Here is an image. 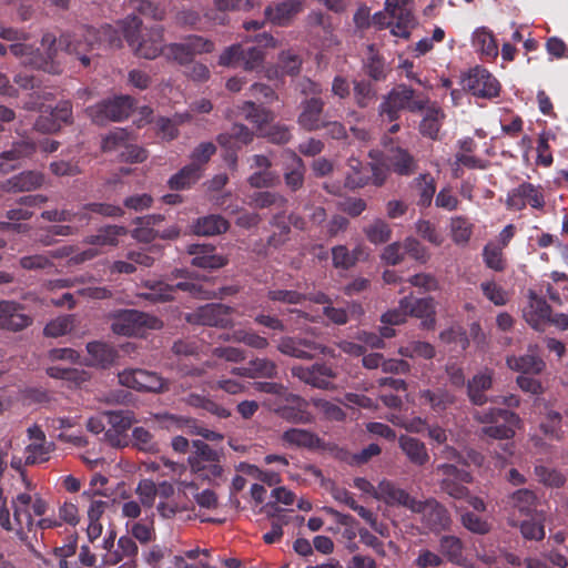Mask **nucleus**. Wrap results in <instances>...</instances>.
<instances>
[{"label":"nucleus","instance_id":"1","mask_svg":"<svg viewBox=\"0 0 568 568\" xmlns=\"http://www.w3.org/2000/svg\"><path fill=\"white\" fill-rule=\"evenodd\" d=\"M120 37L110 24L97 29L90 26H81L72 33H64L59 38V45L69 54H74L83 67L90 65L89 52L104 43L119 45Z\"/></svg>","mask_w":568,"mask_h":568},{"label":"nucleus","instance_id":"2","mask_svg":"<svg viewBox=\"0 0 568 568\" xmlns=\"http://www.w3.org/2000/svg\"><path fill=\"white\" fill-rule=\"evenodd\" d=\"M142 21L139 17L132 16L128 18L126 27L124 28V38L129 45L134 49L135 53L144 59H155L163 55L164 37L163 28L154 27L148 32L141 33Z\"/></svg>","mask_w":568,"mask_h":568},{"label":"nucleus","instance_id":"3","mask_svg":"<svg viewBox=\"0 0 568 568\" xmlns=\"http://www.w3.org/2000/svg\"><path fill=\"white\" fill-rule=\"evenodd\" d=\"M474 418L481 424H487V426L480 429V435L493 439H513L516 429L521 427V418L519 415L504 408L477 410L474 414Z\"/></svg>","mask_w":568,"mask_h":568},{"label":"nucleus","instance_id":"4","mask_svg":"<svg viewBox=\"0 0 568 568\" xmlns=\"http://www.w3.org/2000/svg\"><path fill=\"white\" fill-rule=\"evenodd\" d=\"M385 11H378L373 16V24L378 29L390 27L392 34L408 38L410 29L415 26L412 0H386Z\"/></svg>","mask_w":568,"mask_h":568},{"label":"nucleus","instance_id":"5","mask_svg":"<svg viewBox=\"0 0 568 568\" xmlns=\"http://www.w3.org/2000/svg\"><path fill=\"white\" fill-rule=\"evenodd\" d=\"M192 446L194 450L187 457L192 474L209 483H216L217 479H221L224 473L222 452L200 439L193 440Z\"/></svg>","mask_w":568,"mask_h":568},{"label":"nucleus","instance_id":"6","mask_svg":"<svg viewBox=\"0 0 568 568\" xmlns=\"http://www.w3.org/2000/svg\"><path fill=\"white\" fill-rule=\"evenodd\" d=\"M426 106V100L418 99L414 89L406 84L393 88L379 105L381 115H385L389 122L399 119L403 110L412 113L420 112Z\"/></svg>","mask_w":568,"mask_h":568},{"label":"nucleus","instance_id":"7","mask_svg":"<svg viewBox=\"0 0 568 568\" xmlns=\"http://www.w3.org/2000/svg\"><path fill=\"white\" fill-rule=\"evenodd\" d=\"M214 50V43L201 36L192 34L181 42L165 44L163 57L180 65L189 64L194 57L202 53H210Z\"/></svg>","mask_w":568,"mask_h":568},{"label":"nucleus","instance_id":"8","mask_svg":"<svg viewBox=\"0 0 568 568\" xmlns=\"http://www.w3.org/2000/svg\"><path fill=\"white\" fill-rule=\"evenodd\" d=\"M160 321L138 310L119 311L112 320L111 328L116 335H142L146 328H158Z\"/></svg>","mask_w":568,"mask_h":568},{"label":"nucleus","instance_id":"9","mask_svg":"<svg viewBox=\"0 0 568 568\" xmlns=\"http://www.w3.org/2000/svg\"><path fill=\"white\" fill-rule=\"evenodd\" d=\"M264 59V50L236 43L221 53L219 63L223 67H243L246 71H256L263 67Z\"/></svg>","mask_w":568,"mask_h":568},{"label":"nucleus","instance_id":"10","mask_svg":"<svg viewBox=\"0 0 568 568\" xmlns=\"http://www.w3.org/2000/svg\"><path fill=\"white\" fill-rule=\"evenodd\" d=\"M463 88L474 97L487 100L498 98L501 91L497 78L479 65L470 69L463 78Z\"/></svg>","mask_w":568,"mask_h":568},{"label":"nucleus","instance_id":"11","mask_svg":"<svg viewBox=\"0 0 568 568\" xmlns=\"http://www.w3.org/2000/svg\"><path fill=\"white\" fill-rule=\"evenodd\" d=\"M143 286L148 288L149 292L142 293L141 296L154 303L173 300L176 291L189 292L195 297H203L205 293L200 284L189 281L169 284L164 281L148 280L143 282Z\"/></svg>","mask_w":568,"mask_h":568},{"label":"nucleus","instance_id":"12","mask_svg":"<svg viewBox=\"0 0 568 568\" xmlns=\"http://www.w3.org/2000/svg\"><path fill=\"white\" fill-rule=\"evenodd\" d=\"M118 377L121 385L139 392L163 393L169 390L168 381L163 379L156 373L145 369H124L119 373Z\"/></svg>","mask_w":568,"mask_h":568},{"label":"nucleus","instance_id":"13","mask_svg":"<svg viewBox=\"0 0 568 568\" xmlns=\"http://www.w3.org/2000/svg\"><path fill=\"white\" fill-rule=\"evenodd\" d=\"M135 100L130 95H118L98 103L91 110V116L95 122L105 120L122 121L128 119L134 109Z\"/></svg>","mask_w":568,"mask_h":568},{"label":"nucleus","instance_id":"14","mask_svg":"<svg viewBox=\"0 0 568 568\" xmlns=\"http://www.w3.org/2000/svg\"><path fill=\"white\" fill-rule=\"evenodd\" d=\"M414 514L420 515L422 523L432 531L448 530L452 518L447 508L434 498L417 500Z\"/></svg>","mask_w":568,"mask_h":568},{"label":"nucleus","instance_id":"15","mask_svg":"<svg viewBox=\"0 0 568 568\" xmlns=\"http://www.w3.org/2000/svg\"><path fill=\"white\" fill-rule=\"evenodd\" d=\"M325 349L324 345L310 337L282 336L277 343V351L283 355L306 361L324 354Z\"/></svg>","mask_w":568,"mask_h":568},{"label":"nucleus","instance_id":"16","mask_svg":"<svg viewBox=\"0 0 568 568\" xmlns=\"http://www.w3.org/2000/svg\"><path fill=\"white\" fill-rule=\"evenodd\" d=\"M292 375L305 384L321 389L334 388L337 372L326 363H315L310 367L293 366Z\"/></svg>","mask_w":568,"mask_h":568},{"label":"nucleus","instance_id":"17","mask_svg":"<svg viewBox=\"0 0 568 568\" xmlns=\"http://www.w3.org/2000/svg\"><path fill=\"white\" fill-rule=\"evenodd\" d=\"M552 308L547 301L535 291L529 290L527 303L523 307V318L536 332L542 333L548 326Z\"/></svg>","mask_w":568,"mask_h":568},{"label":"nucleus","instance_id":"18","mask_svg":"<svg viewBox=\"0 0 568 568\" xmlns=\"http://www.w3.org/2000/svg\"><path fill=\"white\" fill-rule=\"evenodd\" d=\"M545 204L541 186H536L529 182H523L509 191L506 199L507 207L516 211H521L527 205L536 210H542Z\"/></svg>","mask_w":568,"mask_h":568},{"label":"nucleus","instance_id":"19","mask_svg":"<svg viewBox=\"0 0 568 568\" xmlns=\"http://www.w3.org/2000/svg\"><path fill=\"white\" fill-rule=\"evenodd\" d=\"M437 469L443 473L445 478L440 481V488L447 495L455 499L468 498L469 489L464 484L471 483L473 476L466 469H459L453 464H442Z\"/></svg>","mask_w":568,"mask_h":568},{"label":"nucleus","instance_id":"20","mask_svg":"<svg viewBox=\"0 0 568 568\" xmlns=\"http://www.w3.org/2000/svg\"><path fill=\"white\" fill-rule=\"evenodd\" d=\"M382 162L387 170L400 176H410L418 169V161L406 149L390 144L385 148Z\"/></svg>","mask_w":568,"mask_h":568},{"label":"nucleus","instance_id":"21","mask_svg":"<svg viewBox=\"0 0 568 568\" xmlns=\"http://www.w3.org/2000/svg\"><path fill=\"white\" fill-rule=\"evenodd\" d=\"M376 499L385 503L387 506L404 507L410 511L417 506L418 500L389 479H383L378 483Z\"/></svg>","mask_w":568,"mask_h":568},{"label":"nucleus","instance_id":"22","mask_svg":"<svg viewBox=\"0 0 568 568\" xmlns=\"http://www.w3.org/2000/svg\"><path fill=\"white\" fill-rule=\"evenodd\" d=\"M324 108L323 99L312 97L303 100L300 104L301 112L297 116L298 125L305 131H320L324 128Z\"/></svg>","mask_w":568,"mask_h":568},{"label":"nucleus","instance_id":"23","mask_svg":"<svg viewBox=\"0 0 568 568\" xmlns=\"http://www.w3.org/2000/svg\"><path fill=\"white\" fill-rule=\"evenodd\" d=\"M33 320L24 313V306L12 301H0V328L19 332L32 324Z\"/></svg>","mask_w":568,"mask_h":568},{"label":"nucleus","instance_id":"24","mask_svg":"<svg viewBox=\"0 0 568 568\" xmlns=\"http://www.w3.org/2000/svg\"><path fill=\"white\" fill-rule=\"evenodd\" d=\"M400 307L406 308L408 315L420 318L424 327H434L436 312L433 297L415 298L412 295L405 296L400 300Z\"/></svg>","mask_w":568,"mask_h":568},{"label":"nucleus","instance_id":"25","mask_svg":"<svg viewBox=\"0 0 568 568\" xmlns=\"http://www.w3.org/2000/svg\"><path fill=\"white\" fill-rule=\"evenodd\" d=\"M8 51H10L17 58H24L23 63L30 64L36 69L43 70L51 74H60L62 72V68L59 63L54 61H49L43 58L34 57V49L31 44H27L26 41H16L8 47Z\"/></svg>","mask_w":568,"mask_h":568},{"label":"nucleus","instance_id":"26","mask_svg":"<svg viewBox=\"0 0 568 568\" xmlns=\"http://www.w3.org/2000/svg\"><path fill=\"white\" fill-rule=\"evenodd\" d=\"M106 423L110 428L105 432V437L112 445L121 446L124 440V434L133 424V415L129 410H113L105 413Z\"/></svg>","mask_w":568,"mask_h":568},{"label":"nucleus","instance_id":"27","mask_svg":"<svg viewBox=\"0 0 568 568\" xmlns=\"http://www.w3.org/2000/svg\"><path fill=\"white\" fill-rule=\"evenodd\" d=\"M212 245L192 244L189 246V253L194 255L192 265L201 268L219 270L229 262L227 257L214 253Z\"/></svg>","mask_w":568,"mask_h":568},{"label":"nucleus","instance_id":"28","mask_svg":"<svg viewBox=\"0 0 568 568\" xmlns=\"http://www.w3.org/2000/svg\"><path fill=\"white\" fill-rule=\"evenodd\" d=\"M409 189L416 196V204L427 209L432 205L436 193V180L429 172H424L410 181Z\"/></svg>","mask_w":568,"mask_h":568},{"label":"nucleus","instance_id":"29","mask_svg":"<svg viewBox=\"0 0 568 568\" xmlns=\"http://www.w3.org/2000/svg\"><path fill=\"white\" fill-rule=\"evenodd\" d=\"M32 497L29 494L21 493L12 499L14 530L18 535L32 531L33 518L29 511Z\"/></svg>","mask_w":568,"mask_h":568},{"label":"nucleus","instance_id":"30","mask_svg":"<svg viewBox=\"0 0 568 568\" xmlns=\"http://www.w3.org/2000/svg\"><path fill=\"white\" fill-rule=\"evenodd\" d=\"M231 308L221 303H212L201 306L196 313V320L204 326L225 327L230 323Z\"/></svg>","mask_w":568,"mask_h":568},{"label":"nucleus","instance_id":"31","mask_svg":"<svg viewBox=\"0 0 568 568\" xmlns=\"http://www.w3.org/2000/svg\"><path fill=\"white\" fill-rule=\"evenodd\" d=\"M232 373L248 378H274L277 375V365L272 359L256 357L245 366L233 368Z\"/></svg>","mask_w":568,"mask_h":568},{"label":"nucleus","instance_id":"32","mask_svg":"<svg viewBox=\"0 0 568 568\" xmlns=\"http://www.w3.org/2000/svg\"><path fill=\"white\" fill-rule=\"evenodd\" d=\"M284 154L291 161L284 169V182L291 192L300 191L305 181L306 168L303 160L292 150H286Z\"/></svg>","mask_w":568,"mask_h":568},{"label":"nucleus","instance_id":"33","mask_svg":"<svg viewBox=\"0 0 568 568\" xmlns=\"http://www.w3.org/2000/svg\"><path fill=\"white\" fill-rule=\"evenodd\" d=\"M229 229V221L220 214H210L197 217L191 225L192 232L201 236L220 235L225 233Z\"/></svg>","mask_w":568,"mask_h":568},{"label":"nucleus","instance_id":"34","mask_svg":"<svg viewBox=\"0 0 568 568\" xmlns=\"http://www.w3.org/2000/svg\"><path fill=\"white\" fill-rule=\"evenodd\" d=\"M363 71L371 81L382 82L385 81L390 72L384 57H382L374 48L368 47L367 57L363 61Z\"/></svg>","mask_w":568,"mask_h":568},{"label":"nucleus","instance_id":"35","mask_svg":"<svg viewBox=\"0 0 568 568\" xmlns=\"http://www.w3.org/2000/svg\"><path fill=\"white\" fill-rule=\"evenodd\" d=\"M36 152V144L29 140H20L11 149L1 153L0 171L7 173L16 168L11 162L31 156Z\"/></svg>","mask_w":568,"mask_h":568},{"label":"nucleus","instance_id":"36","mask_svg":"<svg viewBox=\"0 0 568 568\" xmlns=\"http://www.w3.org/2000/svg\"><path fill=\"white\" fill-rule=\"evenodd\" d=\"M423 405H428L437 414L445 412L455 403V396L446 388L423 389L418 395Z\"/></svg>","mask_w":568,"mask_h":568},{"label":"nucleus","instance_id":"37","mask_svg":"<svg viewBox=\"0 0 568 568\" xmlns=\"http://www.w3.org/2000/svg\"><path fill=\"white\" fill-rule=\"evenodd\" d=\"M303 10L302 0H285L275 7H267L265 16L272 22L278 26H286L291 19Z\"/></svg>","mask_w":568,"mask_h":568},{"label":"nucleus","instance_id":"38","mask_svg":"<svg viewBox=\"0 0 568 568\" xmlns=\"http://www.w3.org/2000/svg\"><path fill=\"white\" fill-rule=\"evenodd\" d=\"M398 445L408 460L416 466H424L429 460V455L425 444L418 438L402 435L398 438Z\"/></svg>","mask_w":568,"mask_h":568},{"label":"nucleus","instance_id":"39","mask_svg":"<svg viewBox=\"0 0 568 568\" xmlns=\"http://www.w3.org/2000/svg\"><path fill=\"white\" fill-rule=\"evenodd\" d=\"M507 504L523 516H531L538 506V497L535 491L520 488L508 496Z\"/></svg>","mask_w":568,"mask_h":568},{"label":"nucleus","instance_id":"40","mask_svg":"<svg viewBox=\"0 0 568 568\" xmlns=\"http://www.w3.org/2000/svg\"><path fill=\"white\" fill-rule=\"evenodd\" d=\"M282 439L291 446L307 449H320L323 447V442L316 434L301 428H290L285 430L282 435Z\"/></svg>","mask_w":568,"mask_h":568},{"label":"nucleus","instance_id":"41","mask_svg":"<svg viewBox=\"0 0 568 568\" xmlns=\"http://www.w3.org/2000/svg\"><path fill=\"white\" fill-rule=\"evenodd\" d=\"M87 351L91 357V365L101 368L111 366L118 357V352L111 345L100 341L88 343Z\"/></svg>","mask_w":568,"mask_h":568},{"label":"nucleus","instance_id":"42","mask_svg":"<svg viewBox=\"0 0 568 568\" xmlns=\"http://www.w3.org/2000/svg\"><path fill=\"white\" fill-rule=\"evenodd\" d=\"M425 115L419 123V132L423 136L436 140L445 119V113L436 104L425 106Z\"/></svg>","mask_w":568,"mask_h":568},{"label":"nucleus","instance_id":"43","mask_svg":"<svg viewBox=\"0 0 568 568\" xmlns=\"http://www.w3.org/2000/svg\"><path fill=\"white\" fill-rule=\"evenodd\" d=\"M126 234V229L120 225H106L100 227L95 234L88 235L83 239L84 244L98 246H115L119 237Z\"/></svg>","mask_w":568,"mask_h":568},{"label":"nucleus","instance_id":"44","mask_svg":"<svg viewBox=\"0 0 568 568\" xmlns=\"http://www.w3.org/2000/svg\"><path fill=\"white\" fill-rule=\"evenodd\" d=\"M506 364L510 369L523 374H540L546 367L542 358L532 354L507 356Z\"/></svg>","mask_w":568,"mask_h":568},{"label":"nucleus","instance_id":"45","mask_svg":"<svg viewBox=\"0 0 568 568\" xmlns=\"http://www.w3.org/2000/svg\"><path fill=\"white\" fill-rule=\"evenodd\" d=\"M439 554L450 564L463 565L465 561L464 542L456 536L444 535L439 539Z\"/></svg>","mask_w":568,"mask_h":568},{"label":"nucleus","instance_id":"46","mask_svg":"<svg viewBox=\"0 0 568 568\" xmlns=\"http://www.w3.org/2000/svg\"><path fill=\"white\" fill-rule=\"evenodd\" d=\"M253 140V132L243 124H234L230 132H224L217 135V143L222 148H242L251 143Z\"/></svg>","mask_w":568,"mask_h":568},{"label":"nucleus","instance_id":"47","mask_svg":"<svg viewBox=\"0 0 568 568\" xmlns=\"http://www.w3.org/2000/svg\"><path fill=\"white\" fill-rule=\"evenodd\" d=\"M348 172L345 176V186L348 189H359L368 184L371 181L369 176V164H364L356 158L348 160Z\"/></svg>","mask_w":568,"mask_h":568},{"label":"nucleus","instance_id":"48","mask_svg":"<svg viewBox=\"0 0 568 568\" xmlns=\"http://www.w3.org/2000/svg\"><path fill=\"white\" fill-rule=\"evenodd\" d=\"M493 385L490 373H480L475 375L467 384L469 399L475 405H484L487 402L485 392Z\"/></svg>","mask_w":568,"mask_h":568},{"label":"nucleus","instance_id":"49","mask_svg":"<svg viewBox=\"0 0 568 568\" xmlns=\"http://www.w3.org/2000/svg\"><path fill=\"white\" fill-rule=\"evenodd\" d=\"M202 176L196 164H187L173 174L168 184L171 190L180 191L194 185Z\"/></svg>","mask_w":568,"mask_h":568},{"label":"nucleus","instance_id":"50","mask_svg":"<svg viewBox=\"0 0 568 568\" xmlns=\"http://www.w3.org/2000/svg\"><path fill=\"white\" fill-rule=\"evenodd\" d=\"M191 115L189 113L176 114L174 118L160 116L155 121L158 134L163 140L172 141L179 136V126L186 121H190Z\"/></svg>","mask_w":568,"mask_h":568},{"label":"nucleus","instance_id":"51","mask_svg":"<svg viewBox=\"0 0 568 568\" xmlns=\"http://www.w3.org/2000/svg\"><path fill=\"white\" fill-rule=\"evenodd\" d=\"M473 45L487 59H495L498 55L497 42L487 28H479L474 32Z\"/></svg>","mask_w":568,"mask_h":568},{"label":"nucleus","instance_id":"52","mask_svg":"<svg viewBox=\"0 0 568 568\" xmlns=\"http://www.w3.org/2000/svg\"><path fill=\"white\" fill-rule=\"evenodd\" d=\"M138 545L135 541L129 536H121L116 542V549L109 554L105 561L110 565H116L122 561L124 558L129 560H134L138 556Z\"/></svg>","mask_w":568,"mask_h":568},{"label":"nucleus","instance_id":"53","mask_svg":"<svg viewBox=\"0 0 568 568\" xmlns=\"http://www.w3.org/2000/svg\"><path fill=\"white\" fill-rule=\"evenodd\" d=\"M353 95L355 104L361 109H366L377 99V90L371 80H354Z\"/></svg>","mask_w":568,"mask_h":568},{"label":"nucleus","instance_id":"54","mask_svg":"<svg viewBox=\"0 0 568 568\" xmlns=\"http://www.w3.org/2000/svg\"><path fill=\"white\" fill-rule=\"evenodd\" d=\"M43 175L36 171H24L18 175L12 176L9 181V189L14 191H31L42 185Z\"/></svg>","mask_w":568,"mask_h":568},{"label":"nucleus","instance_id":"55","mask_svg":"<svg viewBox=\"0 0 568 568\" xmlns=\"http://www.w3.org/2000/svg\"><path fill=\"white\" fill-rule=\"evenodd\" d=\"M54 447L53 442L30 443L24 450V465L33 466L48 462Z\"/></svg>","mask_w":568,"mask_h":568},{"label":"nucleus","instance_id":"56","mask_svg":"<svg viewBox=\"0 0 568 568\" xmlns=\"http://www.w3.org/2000/svg\"><path fill=\"white\" fill-rule=\"evenodd\" d=\"M540 430L549 439L560 442L565 438L562 429V415L557 410H548L544 422L540 424Z\"/></svg>","mask_w":568,"mask_h":568},{"label":"nucleus","instance_id":"57","mask_svg":"<svg viewBox=\"0 0 568 568\" xmlns=\"http://www.w3.org/2000/svg\"><path fill=\"white\" fill-rule=\"evenodd\" d=\"M252 204L257 209H268L275 206L277 209H285L288 200L278 192L258 191L251 196Z\"/></svg>","mask_w":568,"mask_h":568},{"label":"nucleus","instance_id":"58","mask_svg":"<svg viewBox=\"0 0 568 568\" xmlns=\"http://www.w3.org/2000/svg\"><path fill=\"white\" fill-rule=\"evenodd\" d=\"M474 224L465 216L450 220L452 239L456 244H467L473 235Z\"/></svg>","mask_w":568,"mask_h":568},{"label":"nucleus","instance_id":"59","mask_svg":"<svg viewBox=\"0 0 568 568\" xmlns=\"http://www.w3.org/2000/svg\"><path fill=\"white\" fill-rule=\"evenodd\" d=\"M483 260L485 265L496 272H503L506 268V261L503 254V247L494 243H488L483 250Z\"/></svg>","mask_w":568,"mask_h":568},{"label":"nucleus","instance_id":"60","mask_svg":"<svg viewBox=\"0 0 568 568\" xmlns=\"http://www.w3.org/2000/svg\"><path fill=\"white\" fill-rule=\"evenodd\" d=\"M535 475L539 483L547 487L560 488L566 483V477L557 469L544 465L535 466Z\"/></svg>","mask_w":568,"mask_h":568},{"label":"nucleus","instance_id":"61","mask_svg":"<svg viewBox=\"0 0 568 568\" xmlns=\"http://www.w3.org/2000/svg\"><path fill=\"white\" fill-rule=\"evenodd\" d=\"M74 315L59 316L50 321L43 329V333L48 337H60L71 332L74 326Z\"/></svg>","mask_w":568,"mask_h":568},{"label":"nucleus","instance_id":"62","mask_svg":"<svg viewBox=\"0 0 568 568\" xmlns=\"http://www.w3.org/2000/svg\"><path fill=\"white\" fill-rule=\"evenodd\" d=\"M367 240L373 244L386 243L392 235L390 226L383 220H375L364 227Z\"/></svg>","mask_w":568,"mask_h":568},{"label":"nucleus","instance_id":"63","mask_svg":"<svg viewBox=\"0 0 568 568\" xmlns=\"http://www.w3.org/2000/svg\"><path fill=\"white\" fill-rule=\"evenodd\" d=\"M399 354L405 357H422L432 359L435 356V348L432 344L422 341H414L399 348Z\"/></svg>","mask_w":568,"mask_h":568},{"label":"nucleus","instance_id":"64","mask_svg":"<svg viewBox=\"0 0 568 568\" xmlns=\"http://www.w3.org/2000/svg\"><path fill=\"white\" fill-rule=\"evenodd\" d=\"M242 110L245 118L257 126H262L273 120L271 111L251 101L245 102Z\"/></svg>","mask_w":568,"mask_h":568}]
</instances>
